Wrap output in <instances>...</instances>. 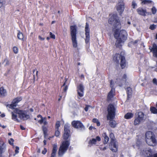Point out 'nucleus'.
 <instances>
[{"label":"nucleus","instance_id":"nucleus-61","mask_svg":"<svg viewBox=\"0 0 157 157\" xmlns=\"http://www.w3.org/2000/svg\"><path fill=\"white\" fill-rule=\"evenodd\" d=\"M106 149V147H104L103 148H100V149L101 150H103V151L105 150Z\"/></svg>","mask_w":157,"mask_h":157},{"label":"nucleus","instance_id":"nucleus-49","mask_svg":"<svg viewBox=\"0 0 157 157\" xmlns=\"http://www.w3.org/2000/svg\"><path fill=\"white\" fill-rule=\"evenodd\" d=\"M68 86L67 85H66L64 88L63 90V91L65 92H66L68 89Z\"/></svg>","mask_w":157,"mask_h":157},{"label":"nucleus","instance_id":"nucleus-13","mask_svg":"<svg viewBox=\"0 0 157 157\" xmlns=\"http://www.w3.org/2000/svg\"><path fill=\"white\" fill-rule=\"evenodd\" d=\"M69 126L66 124L64 126V133L63 135V138L64 140L67 139L70 136Z\"/></svg>","mask_w":157,"mask_h":157},{"label":"nucleus","instance_id":"nucleus-47","mask_svg":"<svg viewBox=\"0 0 157 157\" xmlns=\"http://www.w3.org/2000/svg\"><path fill=\"white\" fill-rule=\"evenodd\" d=\"M19 148L18 147L16 146V149L15 150V154L19 153Z\"/></svg>","mask_w":157,"mask_h":157},{"label":"nucleus","instance_id":"nucleus-4","mask_svg":"<svg viewBox=\"0 0 157 157\" xmlns=\"http://www.w3.org/2000/svg\"><path fill=\"white\" fill-rule=\"evenodd\" d=\"M77 27L76 25L71 26L70 35L73 47L76 48L78 46L77 41Z\"/></svg>","mask_w":157,"mask_h":157},{"label":"nucleus","instance_id":"nucleus-57","mask_svg":"<svg viewBox=\"0 0 157 157\" xmlns=\"http://www.w3.org/2000/svg\"><path fill=\"white\" fill-rule=\"evenodd\" d=\"M118 85V86L120 87L122 86H123V84L122 82H120L119 83H117Z\"/></svg>","mask_w":157,"mask_h":157},{"label":"nucleus","instance_id":"nucleus-5","mask_svg":"<svg viewBox=\"0 0 157 157\" xmlns=\"http://www.w3.org/2000/svg\"><path fill=\"white\" fill-rule=\"evenodd\" d=\"M70 145V142L68 140L63 141L59 150L58 154L59 155H63L67 150Z\"/></svg>","mask_w":157,"mask_h":157},{"label":"nucleus","instance_id":"nucleus-46","mask_svg":"<svg viewBox=\"0 0 157 157\" xmlns=\"http://www.w3.org/2000/svg\"><path fill=\"white\" fill-rule=\"evenodd\" d=\"M152 81L153 84H154L155 85H157V80L156 79V78H153Z\"/></svg>","mask_w":157,"mask_h":157},{"label":"nucleus","instance_id":"nucleus-54","mask_svg":"<svg viewBox=\"0 0 157 157\" xmlns=\"http://www.w3.org/2000/svg\"><path fill=\"white\" fill-rule=\"evenodd\" d=\"M132 44L131 43V41L128 43V46L129 47H132Z\"/></svg>","mask_w":157,"mask_h":157},{"label":"nucleus","instance_id":"nucleus-59","mask_svg":"<svg viewBox=\"0 0 157 157\" xmlns=\"http://www.w3.org/2000/svg\"><path fill=\"white\" fill-rule=\"evenodd\" d=\"M0 116L2 117H4L5 116V115L4 113H2L1 115Z\"/></svg>","mask_w":157,"mask_h":157},{"label":"nucleus","instance_id":"nucleus-19","mask_svg":"<svg viewBox=\"0 0 157 157\" xmlns=\"http://www.w3.org/2000/svg\"><path fill=\"white\" fill-rule=\"evenodd\" d=\"M37 117L38 118H40V119L38 121V122L40 124H43L44 125H46L47 124L48 122L46 121V117H43L40 114L38 115Z\"/></svg>","mask_w":157,"mask_h":157},{"label":"nucleus","instance_id":"nucleus-53","mask_svg":"<svg viewBox=\"0 0 157 157\" xmlns=\"http://www.w3.org/2000/svg\"><path fill=\"white\" fill-rule=\"evenodd\" d=\"M89 129L90 130H92V129H95V128L93 127V126H91L89 128Z\"/></svg>","mask_w":157,"mask_h":157},{"label":"nucleus","instance_id":"nucleus-12","mask_svg":"<svg viewBox=\"0 0 157 157\" xmlns=\"http://www.w3.org/2000/svg\"><path fill=\"white\" fill-rule=\"evenodd\" d=\"M20 99H14L12 101L11 104L9 105L7 104V103H6L5 105L7 107H8L10 109H14V107L16 106L17 105V103L21 101Z\"/></svg>","mask_w":157,"mask_h":157},{"label":"nucleus","instance_id":"nucleus-45","mask_svg":"<svg viewBox=\"0 0 157 157\" xmlns=\"http://www.w3.org/2000/svg\"><path fill=\"white\" fill-rule=\"evenodd\" d=\"M57 146L56 144H54L53 146L52 150L57 151Z\"/></svg>","mask_w":157,"mask_h":157},{"label":"nucleus","instance_id":"nucleus-40","mask_svg":"<svg viewBox=\"0 0 157 157\" xmlns=\"http://www.w3.org/2000/svg\"><path fill=\"white\" fill-rule=\"evenodd\" d=\"M60 124L59 121H57L56 122V126H55V128L56 129H59V128L60 127Z\"/></svg>","mask_w":157,"mask_h":157},{"label":"nucleus","instance_id":"nucleus-2","mask_svg":"<svg viewBox=\"0 0 157 157\" xmlns=\"http://www.w3.org/2000/svg\"><path fill=\"white\" fill-rule=\"evenodd\" d=\"M107 118L108 120H109V124L111 127L114 128L116 127L117 123L115 121L113 120L115 116V109L114 105L109 104L107 108Z\"/></svg>","mask_w":157,"mask_h":157},{"label":"nucleus","instance_id":"nucleus-38","mask_svg":"<svg viewBox=\"0 0 157 157\" xmlns=\"http://www.w3.org/2000/svg\"><path fill=\"white\" fill-rule=\"evenodd\" d=\"M132 6L133 9H135L137 6V4L135 1L132 2Z\"/></svg>","mask_w":157,"mask_h":157},{"label":"nucleus","instance_id":"nucleus-20","mask_svg":"<svg viewBox=\"0 0 157 157\" xmlns=\"http://www.w3.org/2000/svg\"><path fill=\"white\" fill-rule=\"evenodd\" d=\"M122 56H122L121 54L119 53L115 54L113 57V60L117 64L119 65V64L120 60V59L121 60V58Z\"/></svg>","mask_w":157,"mask_h":157},{"label":"nucleus","instance_id":"nucleus-58","mask_svg":"<svg viewBox=\"0 0 157 157\" xmlns=\"http://www.w3.org/2000/svg\"><path fill=\"white\" fill-rule=\"evenodd\" d=\"M56 155V154L54 153H52L51 157H55Z\"/></svg>","mask_w":157,"mask_h":157},{"label":"nucleus","instance_id":"nucleus-30","mask_svg":"<svg viewBox=\"0 0 157 157\" xmlns=\"http://www.w3.org/2000/svg\"><path fill=\"white\" fill-rule=\"evenodd\" d=\"M152 1L151 0H144L141 2L142 5H148L151 4Z\"/></svg>","mask_w":157,"mask_h":157},{"label":"nucleus","instance_id":"nucleus-42","mask_svg":"<svg viewBox=\"0 0 157 157\" xmlns=\"http://www.w3.org/2000/svg\"><path fill=\"white\" fill-rule=\"evenodd\" d=\"M49 34L51 38L53 39H55L56 36L54 34L52 33L51 32H50L49 33Z\"/></svg>","mask_w":157,"mask_h":157},{"label":"nucleus","instance_id":"nucleus-1","mask_svg":"<svg viewBox=\"0 0 157 157\" xmlns=\"http://www.w3.org/2000/svg\"><path fill=\"white\" fill-rule=\"evenodd\" d=\"M109 23L113 25L116 29L114 32V36L117 38L125 41L127 38L128 34L126 30H122L119 31V29L121 28V24L119 17L116 14H113L109 19Z\"/></svg>","mask_w":157,"mask_h":157},{"label":"nucleus","instance_id":"nucleus-10","mask_svg":"<svg viewBox=\"0 0 157 157\" xmlns=\"http://www.w3.org/2000/svg\"><path fill=\"white\" fill-rule=\"evenodd\" d=\"M71 124L75 128L85 129L84 126L80 121H74L72 122Z\"/></svg>","mask_w":157,"mask_h":157},{"label":"nucleus","instance_id":"nucleus-60","mask_svg":"<svg viewBox=\"0 0 157 157\" xmlns=\"http://www.w3.org/2000/svg\"><path fill=\"white\" fill-rule=\"evenodd\" d=\"M20 128L22 130H24L25 129V128L22 125H20Z\"/></svg>","mask_w":157,"mask_h":157},{"label":"nucleus","instance_id":"nucleus-6","mask_svg":"<svg viewBox=\"0 0 157 157\" xmlns=\"http://www.w3.org/2000/svg\"><path fill=\"white\" fill-rule=\"evenodd\" d=\"M116 9L121 15L123 13L124 9V3L122 0H119L116 5Z\"/></svg>","mask_w":157,"mask_h":157},{"label":"nucleus","instance_id":"nucleus-17","mask_svg":"<svg viewBox=\"0 0 157 157\" xmlns=\"http://www.w3.org/2000/svg\"><path fill=\"white\" fill-rule=\"evenodd\" d=\"M138 13L141 16L145 17L146 13H147V10L145 9H144L142 7H139L136 10Z\"/></svg>","mask_w":157,"mask_h":157},{"label":"nucleus","instance_id":"nucleus-23","mask_svg":"<svg viewBox=\"0 0 157 157\" xmlns=\"http://www.w3.org/2000/svg\"><path fill=\"white\" fill-rule=\"evenodd\" d=\"M120 66L122 69L125 68L126 66V61L124 56H122L121 57Z\"/></svg>","mask_w":157,"mask_h":157},{"label":"nucleus","instance_id":"nucleus-27","mask_svg":"<svg viewBox=\"0 0 157 157\" xmlns=\"http://www.w3.org/2000/svg\"><path fill=\"white\" fill-rule=\"evenodd\" d=\"M115 88H112L108 93L107 98H113L115 95Z\"/></svg>","mask_w":157,"mask_h":157},{"label":"nucleus","instance_id":"nucleus-52","mask_svg":"<svg viewBox=\"0 0 157 157\" xmlns=\"http://www.w3.org/2000/svg\"><path fill=\"white\" fill-rule=\"evenodd\" d=\"M89 107V106L87 105L85 107V108L84 109L87 112L88 111Z\"/></svg>","mask_w":157,"mask_h":157},{"label":"nucleus","instance_id":"nucleus-50","mask_svg":"<svg viewBox=\"0 0 157 157\" xmlns=\"http://www.w3.org/2000/svg\"><path fill=\"white\" fill-rule=\"evenodd\" d=\"M127 78V75L125 74H124L122 77V79H126Z\"/></svg>","mask_w":157,"mask_h":157},{"label":"nucleus","instance_id":"nucleus-34","mask_svg":"<svg viewBox=\"0 0 157 157\" xmlns=\"http://www.w3.org/2000/svg\"><path fill=\"white\" fill-rule=\"evenodd\" d=\"M157 27L156 25L154 24L151 25L149 27V29L152 30H153L155 29Z\"/></svg>","mask_w":157,"mask_h":157},{"label":"nucleus","instance_id":"nucleus-25","mask_svg":"<svg viewBox=\"0 0 157 157\" xmlns=\"http://www.w3.org/2000/svg\"><path fill=\"white\" fill-rule=\"evenodd\" d=\"M127 94V98H130L132 97V88L130 87H128L126 88Z\"/></svg>","mask_w":157,"mask_h":157},{"label":"nucleus","instance_id":"nucleus-43","mask_svg":"<svg viewBox=\"0 0 157 157\" xmlns=\"http://www.w3.org/2000/svg\"><path fill=\"white\" fill-rule=\"evenodd\" d=\"M138 41L139 40H136L134 41L133 40H131V43L132 44V45H135L137 43Z\"/></svg>","mask_w":157,"mask_h":157},{"label":"nucleus","instance_id":"nucleus-33","mask_svg":"<svg viewBox=\"0 0 157 157\" xmlns=\"http://www.w3.org/2000/svg\"><path fill=\"white\" fill-rule=\"evenodd\" d=\"M92 121L94 123H96L97 125L98 126H99L100 125V123L97 119L96 118H94L93 119Z\"/></svg>","mask_w":157,"mask_h":157},{"label":"nucleus","instance_id":"nucleus-32","mask_svg":"<svg viewBox=\"0 0 157 157\" xmlns=\"http://www.w3.org/2000/svg\"><path fill=\"white\" fill-rule=\"evenodd\" d=\"M150 110L151 112L154 114L157 113V109L155 107H151Z\"/></svg>","mask_w":157,"mask_h":157},{"label":"nucleus","instance_id":"nucleus-41","mask_svg":"<svg viewBox=\"0 0 157 157\" xmlns=\"http://www.w3.org/2000/svg\"><path fill=\"white\" fill-rule=\"evenodd\" d=\"M13 51L15 54H17L18 52V48L16 46H14L13 48Z\"/></svg>","mask_w":157,"mask_h":157},{"label":"nucleus","instance_id":"nucleus-35","mask_svg":"<svg viewBox=\"0 0 157 157\" xmlns=\"http://www.w3.org/2000/svg\"><path fill=\"white\" fill-rule=\"evenodd\" d=\"M114 83L113 80H111L110 81V86L111 88V89L112 88H115L114 87Z\"/></svg>","mask_w":157,"mask_h":157},{"label":"nucleus","instance_id":"nucleus-28","mask_svg":"<svg viewBox=\"0 0 157 157\" xmlns=\"http://www.w3.org/2000/svg\"><path fill=\"white\" fill-rule=\"evenodd\" d=\"M17 37L19 39L23 41H24V37L23 34L21 32L19 31H18V33H17Z\"/></svg>","mask_w":157,"mask_h":157},{"label":"nucleus","instance_id":"nucleus-3","mask_svg":"<svg viewBox=\"0 0 157 157\" xmlns=\"http://www.w3.org/2000/svg\"><path fill=\"white\" fill-rule=\"evenodd\" d=\"M145 139L146 143L151 146H155L157 144V141L154 134L151 131L147 132L145 135Z\"/></svg>","mask_w":157,"mask_h":157},{"label":"nucleus","instance_id":"nucleus-22","mask_svg":"<svg viewBox=\"0 0 157 157\" xmlns=\"http://www.w3.org/2000/svg\"><path fill=\"white\" fill-rule=\"evenodd\" d=\"M116 39L117 40L115 43V45L117 48H121L122 46V44L124 43L125 41L117 38Z\"/></svg>","mask_w":157,"mask_h":157},{"label":"nucleus","instance_id":"nucleus-39","mask_svg":"<svg viewBox=\"0 0 157 157\" xmlns=\"http://www.w3.org/2000/svg\"><path fill=\"white\" fill-rule=\"evenodd\" d=\"M60 134V133L59 129H56L55 135L56 137H59Z\"/></svg>","mask_w":157,"mask_h":157},{"label":"nucleus","instance_id":"nucleus-11","mask_svg":"<svg viewBox=\"0 0 157 157\" xmlns=\"http://www.w3.org/2000/svg\"><path fill=\"white\" fill-rule=\"evenodd\" d=\"M16 112H17L18 114L19 115V117L21 119L26 120L28 119L29 117V116L26 114L23 111L19 110H16Z\"/></svg>","mask_w":157,"mask_h":157},{"label":"nucleus","instance_id":"nucleus-63","mask_svg":"<svg viewBox=\"0 0 157 157\" xmlns=\"http://www.w3.org/2000/svg\"><path fill=\"white\" fill-rule=\"evenodd\" d=\"M153 157H157V153L154 154L153 155Z\"/></svg>","mask_w":157,"mask_h":157},{"label":"nucleus","instance_id":"nucleus-48","mask_svg":"<svg viewBox=\"0 0 157 157\" xmlns=\"http://www.w3.org/2000/svg\"><path fill=\"white\" fill-rule=\"evenodd\" d=\"M110 137L111 138V141H112V138H113L115 140L114 137V135L113 133H111L110 134Z\"/></svg>","mask_w":157,"mask_h":157},{"label":"nucleus","instance_id":"nucleus-29","mask_svg":"<svg viewBox=\"0 0 157 157\" xmlns=\"http://www.w3.org/2000/svg\"><path fill=\"white\" fill-rule=\"evenodd\" d=\"M133 114L131 113H128L125 115L124 117L126 119H129L132 117Z\"/></svg>","mask_w":157,"mask_h":157},{"label":"nucleus","instance_id":"nucleus-14","mask_svg":"<svg viewBox=\"0 0 157 157\" xmlns=\"http://www.w3.org/2000/svg\"><path fill=\"white\" fill-rule=\"evenodd\" d=\"M78 94L80 97L83 96L84 87L82 83L79 84L77 87Z\"/></svg>","mask_w":157,"mask_h":157},{"label":"nucleus","instance_id":"nucleus-9","mask_svg":"<svg viewBox=\"0 0 157 157\" xmlns=\"http://www.w3.org/2000/svg\"><path fill=\"white\" fill-rule=\"evenodd\" d=\"M144 114L142 112H139L138 113V117L136 118L134 121V124H139L144 120Z\"/></svg>","mask_w":157,"mask_h":157},{"label":"nucleus","instance_id":"nucleus-8","mask_svg":"<svg viewBox=\"0 0 157 157\" xmlns=\"http://www.w3.org/2000/svg\"><path fill=\"white\" fill-rule=\"evenodd\" d=\"M110 149L113 152H116L117 150L118 144L115 140L112 138V141L109 145Z\"/></svg>","mask_w":157,"mask_h":157},{"label":"nucleus","instance_id":"nucleus-64","mask_svg":"<svg viewBox=\"0 0 157 157\" xmlns=\"http://www.w3.org/2000/svg\"><path fill=\"white\" fill-rule=\"evenodd\" d=\"M1 127H2L3 128H5L6 127V126L2 125Z\"/></svg>","mask_w":157,"mask_h":157},{"label":"nucleus","instance_id":"nucleus-55","mask_svg":"<svg viewBox=\"0 0 157 157\" xmlns=\"http://www.w3.org/2000/svg\"><path fill=\"white\" fill-rule=\"evenodd\" d=\"M47 152V150L46 149H44V150L42 151V153L43 154H45Z\"/></svg>","mask_w":157,"mask_h":157},{"label":"nucleus","instance_id":"nucleus-21","mask_svg":"<svg viewBox=\"0 0 157 157\" xmlns=\"http://www.w3.org/2000/svg\"><path fill=\"white\" fill-rule=\"evenodd\" d=\"M19 110V109H14L13 112H11L12 119L15 121L19 122V120L17 118V114H18V113L17 112H16V110Z\"/></svg>","mask_w":157,"mask_h":157},{"label":"nucleus","instance_id":"nucleus-31","mask_svg":"<svg viewBox=\"0 0 157 157\" xmlns=\"http://www.w3.org/2000/svg\"><path fill=\"white\" fill-rule=\"evenodd\" d=\"M103 136L104 137V144H106L109 140V137L107 136L105 133H104L103 134Z\"/></svg>","mask_w":157,"mask_h":157},{"label":"nucleus","instance_id":"nucleus-51","mask_svg":"<svg viewBox=\"0 0 157 157\" xmlns=\"http://www.w3.org/2000/svg\"><path fill=\"white\" fill-rule=\"evenodd\" d=\"M39 39L41 40H44L45 38H44L42 37L41 36H38Z\"/></svg>","mask_w":157,"mask_h":157},{"label":"nucleus","instance_id":"nucleus-24","mask_svg":"<svg viewBox=\"0 0 157 157\" xmlns=\"http://www.w3.org/2000/svg\"><path fill=\"white\" fill-rule=\"evenodd\" d=\"M6 146L3 142L0 143V155H2L6 151Z\"/></svg>","mask_w":157,"mask_h":157},{"label":"nucleus","instance_id":"nucleus-15","mask_svg":"<svg viewBox=\"0 0 157 157\" xmlns=\"http://www.w3.org/2000/svg\"><path fill=\"white\" fill-rule=\"evenodd\" d=\"M150 50V51L152 52L153 54V56L157 58V45L155 43H154L152 44V47L149 48Z\"/></svg>","mask_w":157,"mask_h":157},{"label":"nucleus","instance_id":"nucleus-18","mask_svg":"<svg viewBox=\"0 0 157 157\" xmlns=\"http://www.w3.org/2000/svg\"><path fill=\"white\" fill-rule=\"evenodd\" d=\"M152 154V150L148 148L146 149L145 151H144L142 153H141V155L143 154L147 157H153Z\"/></svg>","mask_w":157,"mask_h":157},{"label":"nucleus","instance_id":"nucleus-56","mask_svg":"<svg viewBox=\"0 0 157 157\" xmlns=\"http://www.w3.org/2000/svg\"><path fill=\"white\" fill-rule=\"evenodd\" d=\"M9 64V61L8 60H7L6 61V64H5V66H6L8 65Z\"/></svg>","mask_w":157,"mask_h":157},{"label":"nucleus","instance_id":"nucleus-16","mask_svg":"<svg viewBox=\"0 0 157 157\" xmlns=\"http://www.w3.org/2000/svg\"><path fill=\"white\" fill-rule=\"evenodd\" d=\"M101 140V138L99 136H96L95 139L92 138L89 141V146H91L93 145H95L96 144V143L97 141H100Z\"/></svg>","mask_w":157,"mask_h":157},{"label":"nucleus","instance_id":"nucleus-37","mask_svg":"<svg viewBox=\"0 0 157 157\" xmlns=\"http://www.w3.org/2000/svg\"><path fill=\"white\" fill-rule=\"evenodd\" d=\"M151 11L152 14H155L157 12V9L155 7L153 6L151 9Z\"/></svg>","mask_w":157,"mask_h":157},{"label":"nucleus","instance_id":"nucleus-36","mask_svg":"<svg viewBox=\"0 0 157 157\" xmlns=\"http://www.w3.org/2000/svg\"><path fill=\"white\" fill-rule=\"evenodd\" d=\"M6 3L5 0H0V9Z\"/></svg>","mask_w":157,"mask_h":157},{"label":"nucleus","instance_id":"nucleus-44","mask_svg":"<svg viewBox=\"0 0 157 157\" xmlns=\"http://www.w3.org/2000/svg\"><path fill=\"white\" fill-rule=\"evenodd\" d=\"M13 139L12 138H11L10 139V140H9V142L10 144L11 145H13Z\"/></svg>","mask_w":157,"mask_h":157},{"label":"nucleus","instance_id":"nucleus-62","mask_svg":"<svg viewBox=\"0 0 157 157\" xmlns=\"http://www.w3.org/2000/svg\"><path fill=\"white\" fill-rule=\"evenodd\" d=\"M57 151L52 150V153L56 154Z\"/></svg>","mask_w":157,"mask_h":157},{"label":"nucleus","instance_id":"nucleus-7","mask_svg":"<svg viewBox=\"0 0 157 157\" xmlns=\"http://www.w3.org/2000/svg\"><path fill=\"white\" fill-rule=\"evenodd\" d=\"M85 35L86 38L85 39V42L86 44H87L89 43L90 40V29L89 28V24L88 22L86 23L85 28Z\"/></svg>","mask_w":157,"mask_h":157},{"label":"nucleus","instance_id":"nucleus-26","mask_svg":"<svg viewBox=\"0 0 157 157\" xmlns=\"http://www.w3.org/2000/svg\"><path fill=\"white\" fill-rule=\"evenodd\" d=\"M7 95L6 90L2 86L0 88V96L1 97H4Z\"/></svg>","mask_w":157,"mask_h":157}]
</instances>
